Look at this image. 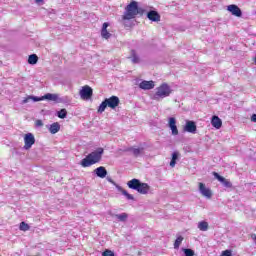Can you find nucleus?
Segmentation results:
<instances>
[{"label": "nucleus", "mask_w": 256, "mask_h": 256, "mask_svg": "<svg viewBox=\"0 0 256 256\" xmlns=\"http://www.w3.org/2000/svg\"><path fill=\"white\" fill-rule=\"evenodd\" d=\"M143 13H145V10L139 7V3L132 1L126 6L122 19L124 21H130V19H135L137 15H143Z\"/></svg>", "instance_id": "f257e3e1"}, {"label": "nucleus", "mask_w": 256, "mask_h": 256, "mask_svg": "<svg viewBox=\"0 0 256 256\" xmlns=\"http://www.w3.org/2000/svg\"><path fill=\"white\" fill-rule=\"evenodd\" d=\"M103 153H105L103 148H97L95 151L91 152L81 160V167H91V165L99 163L101 159H103Z\"/></svg>", "instance_id": "f03ea898"}, {"label": "nucleus", "mask_w": 256, "mask_h": 256, "mask_svg": "<svg viewBox=\"0 0 256 256\" xmlns=\"http://www.w3.org/2000/svg\"><path fill=\"white\" fill-rule=\"evenodd\" d=\"M127 186L129 189H133L134 191H137L141 195H147L149 193V184L141 182V180L134 178L127 182Z\"/></svg>", "instance_id": "7ed1b4c3"}, {"label": "nucleus", "mask_w": 256, "mask_h": 256, "mask_svg": "<svg viewBox=\"0 0 256 256\" xmlns=\"http://www.w3.org/2000/svg\"><path fill=\"white\" fill-rule=\"evenodd\" d=\"M171 93H173L171 86H169L167 83H163L156 88L154 99H165V97H169Z\"/></svg>", "instance_id": "20e7f679"}, {"label": "nucleus", "mask_w": 256, "mask_h": 256, "mask_svg": "<svg viewBox=\"0 0 256 256\" xmlns=\"http://www.w3.org/2000/svg\"><path fill=\"white\" fill-rule=\"evenodd\" d=\"M33 145H35V135H33V133L25 134L24 135V147H23V149L28 151V149H31L33 147Z\"/></svg>", "instance_id": "39448f33"}, {"label": "nucleus", "mask_w": 256, "mask_h": 256, "mask_svg": "<svg viewBox=\"0 0 256 256\" xmlns=\"http://www.w3.org/2000/svg\"><path fill=\"white\" fill-rule=\"evenodd\" d=\"M80 97L81 99H86V100L91 99V97H93V88L89 86H84L80 90Z\"/></svg>", "instance_id": "423d86ee"}, {"label": "nucleus", "mask_w": 256, "mask_h": 256, "mask_svg": "<svg viewBox=\"0 0 256 256\" xmlns=\"http://www.w3.org/2000/svg\"><path fill=\"white\" fill-rule=\"evenodd\" d=\"M213 175L215 179H217L220 183H222L223 187H226V189H231L233 187V183L231 181L225 179V177L219 175L217 172H213Z\"/></svg>", "instance_id": "0eeeda50"}, {"label": "nucleus", "mask_w": 256, "mask_h": 256, "mask_svg": "<svg viewBox=\"0 0 256 256\" xmlns=\"http://www.w3.org/2000/svg\"><path fill=\"white\" fill-rule=\"evenodd\" d=\"M184 131H186V133L192 134L197 133V124L195 123V121L187 120L184 126Z\"/></svg>", "instance_id": "6e6552de"}, {"label": "nucleus", "mask_w": 256, "mask_h": 256, "mask_svg": "<svg viewBox=\"0 0 256 256\" xmlns=\"http://www.w3.org/2000/svg\"><path fill=\"white\" fill-rule=\"evenodd\" d=\"M168 127L171 130L172 135H179V129H177V119H175L174 117H170L168 120Z\"/></svg>", "instance_id": "1a4fd4ad"}, {"label": "nucleus", "mask_w": 256, "mask_h": 256, "mask_svg": "<svg viewBox=\"0 0 256 256\" xmlns=\"http://www.w3.org/2000/svg\"><path fill=\"white\" fill-rule=\"evenodd\" d=\"M199 191L203 197H206V199H211V197H213L211 189L206 188L205 184L202 182L199 183Z\"/></svg>", "instance_id": "9d476101"}, {"label": "nucleus", "mask_w": 256, "mask_h": 256, "mask_svg": "<svg viewBox=\"0 0 256 256\" xmlns=\"http://www.w3.org/2000/svg\"><path fill=\"white\" fill-rule=\"evenodd\" d=\"M105 101L110 109H116L117 107H119L120 100L117 96H111L110 98H106Z\"/></svg>", "instance_id": "9b49d317"}, {"label": "nucleus", "mask_w": 256, "mask_h": 256, "mask_svg": "<svg viewBox=\"0 0 256 256\" xmlns=\"http://www.w3.org/2000/svg\"><path fill=\"white\" fill-rule=\"evenodd\" d=\"M227 11H229L234 17H242L243 12L241 11V8L235 4H231L227 7Z\"/></svg>", "instance_id": "f8f14e48"}, {"label": "nucleus", "mask_w": 256, "mask_h": 256, "mask_svg": "<svg viewBox=\"0 0 256 256\" xmlns=\"http://www.w3.org/2000/svg\"><path fill=\"white\" fill-rule=\"evenodd\" d=\"M139 87H140V89H143L144 91H149V90L155 88V82L143 80V81L139 84Z\"/></svg>", "instance_id": "ddd939ff"}, {"label": "nucleus", "mask_w": 256, "mask_h": 256, "mask_svg": "<svg viewBox=\"0 0 256 256\" xmlns=\"http://www.w3.org/2000/svg\"><path fill=\"white\" fill-rule=\"evenodd\" d=\"M95 175L100 179H105L107 177V169L103 166H100L94 170Z\"/></svg>", "instance_id": "4468645a"}, {"label": "nucleus", "mask_w": 256, "mask_h": 256, "mask_svg": "<svg viewBox=\"0 0 256 256\" xmlns=\"http://www.w3.org/2000/svg\"><path fill=\"white\" fill-rule=\"evenodd\" d=\"M147 17L150 21H154V22H157V21H161V16L159 15V13L155 10H152V11H149L147 13Z\"/></svg>", "instance_id": "2eb2a0df"}, {"label": "nucleus", "mask_w": 256, "mask_h": 256, "mask_svg": "<svg viewBox=\"0 0 256 256\" xmlns=\"http://www.w3.org/2000/svg\"><path fill=\"white\" fill-rule=\"evenodd\" d=\"M124 151L126 153L131 152L132 155H134V157H139V155H141V153L143 152V148L129 147V148L124 149Z\"/></svg>", "instance_id": "dca6fc26"}, {"label": "nucleus", "mask_w": 256, "mask_h": 256, "mask_svg": "<svg viewBox=\"0 0 256 256\" xmlns=\"http://www.w3.org/2000/svg\"><path fill=\"white\" fill-rule=\"evenodd\" d=\"M211 125L212 127H215V129H219L223 125V121L219 116H213L211 119Z\"/></svg>", "instance_id": "f3484780"}, {"label": "nucleus", "mask_w": 256, "mask_h": 256, "mask_svg": "<svg viewBox=\"0 0 256 256\" xmlns=\"http://www.w3.org/2000/svg\"><path fill=\"white\" fill-rule=\"evenodd\" d=\"M116 189L118 191H120V193H122V195H124V197H126V199H128V201L135 200V197H133V195L129 194V192H127V190L123 189V187L116 185Z\"/></svg>", "instance_id": "a211bd4d"}, {"label": "nucleus", "mask_w": 256, "mask_h": 256, "mask_svg": "<svg viewBox=\"0 0 256 256\" xmlns=\"http://www.w3.org/2000/svg\"><path fill=\"white\" fill-rule=\"evenodd\" d=\"M59 131H61V125L59 124V122H54L53 124L50 125L49 132L52 135L59 133Z\"/></svg>", "instance_id": "6ab92c4d"}, {"label": "nucleus", "mask_w": 256, "mask_h": 256, "mask_svg": "<svg viewBox=\"0 0 256 256\" xmlns=\"http://www.w3.org/2000/svg\"><path fill=\"white\" fill-rule=\"evenodd\" d=\"M29 101H34L35 103H37V101H44V98H43V96L42 97L28 96L22 100V105L29 103Z\"/></svg>", "instance_id": "aec40b11"}, {"label": "nucleus", "mask_w": 256, "mask_h": 256, "mask_svg": "<svg viewBox=\"0 0 256 256\" xmlns=\"http://www.w3.org/2000/svg\"><path fill=\"white\" fill-rule=\"evenodd\" d=\"M107 27H109V23L105 22L101 30V36L103 37V39H109V37H111V33L107 31Z\"/></svg>", "instance_id": "412c9836"}, {"label": "nucleus", "mask_w": 256, "mask_h": 256, "mask_svg": "<svg viewBox=\"0 0 256 256\" xmlns=\"http://www.w3.org/2000/svg\"><path fill=\"white\" fill-rule=\"evenodd\" d=\"M44 101H59V95L58 94H51L47 93L43 96Z\"/></svg>", "instance_id": "4be33fe9"}, {"label": "nucleus", "mask_w": 256, "mask_h": 256, "mask_svg": "<svg viewBox=\"0 0 256 256\" xmlns=\"http://www.w3.org/2000/svg\"><path fill=\"white\" fill-rule=\"evenodd\" d=\"M114 217L121 223H125L127 219H129V215L127 213H121V214H114Z\"/></svg>", "instance_id": "5701e85b"}, {"label": "nucleus", "mask_w": 256, "mask_h": 256, "mask_svg": "<svg viewBox=\"0 0 256 256\" xmlns=\"http://www.w3.org/2000/svg\"><path fill=\"white\" fill-rule=\"evenodd\" d=\"M39 61V57L37 54H31L28 57V63L29 65H37V62Z\"/></svg>", "instance_id": "b1692460"}, {"label": "nucleus", "mask_w": 256, "mask_h": 256, "mask_svg": "<svg viewBox=\"0 0 256 256\" xmlns=\"http://www.w3.org/2000/svg\"><path fill=\"white\" fill-rule=\"evenodd\" d=\"M177 159H179V152H173L170 167H175V165H177Z\"/></svg>", "instance_id": "393cba45"}, {"label": "nucleus", "mask_w": 256, "mask_h": 256, "mask_svg": "<svg viewBox=\"0 0 256 256\" xmlns=\"http://www.w3.org/2000/svg\"><path fill=\"white\" fill-rule=\"evenodd\" d=\"M198 229L200 231H207L209 229V223L207 221H201L198 223Z\"/></svg>", "instance_id": "a878e982"}, {"label": "nucleus", "mask_w": 256, "mask_h": 256, "mask_svg": "<svg viewBox=\"0 0 256 256\" xmlns=\"http://www.w3.org/2000/svg\"><path fill=\"white\" fill-rule=\"evenodd\" d=\"M181 243H183V236H178L174 242V249H179Z\"/></svg>", "instance_id": "bb28decb"}, {"label": "nucleus", "mask_w": 256, "mask_h": 256, "mask_svg": "<svg viewBox=\"0 0 256 256\" xmlns=\"http://www.w3.org/2000/svg\"><path fill=\"white\" fill-rule=\"evenodd\" d=\"M131 59L132 63H139L140 61L139 56L137 55V52H135V50L131 51Z\"/></svg>", "instance_id": "cd10ccee"}, {"label": "nucleus", "mask_w": 256, "mask_h": 256, "mask_svg": "<svg viewBox=\"0 0 256 256\" xmlns=\"http://www.w3.org/2000/svg\"><path fill=\"white\" fill-rule=\"evenodd\" d=\"M57 117H59V119H65V117H67V109L63 108L60 111H58Z\"/></svg>", "instance_id": "c85d7f7f"}, {"label": "nucleus", "mask_w": 256, "mask_h": 256, "mask_svg": "<svg viewBox=\"0 0 256 256\" xmlns=\"http://www.w3.org/2000/svg\"><path fill=\"white\" fill-rule=\"evenodd\" d=\"M107 107H108L107 101L104 100V101L100 104V106H99V108H98V113H103V112L105 111V109H107Z\"/></svg>", "instance_id": "c756f323"}, {"label": "nucleus", "mask_w": 256, "mask_h": 256, "mask_svg": "<svg viewBox=\"0 0 256 256\" xmlns=\"http://www.w3.org/2000/svg\"><path fill=\"white\" fill-rule=\"evenodd\" d=\"M19 229L20 231H29L30 227H29V224L25 222H21Z\"/></svg>", "instance_id": "7c9ffc66"}, {"label": "nucleus", "mask_w": 256, "mask_h": 256, "mask_svg": "<svg viewBox=\"0 0 256 256\" xmlns=\"http://www.w3.org/2000/svg\"><path fill=\"white\" fill-rule=\"evenodd\" d=\"M184 255L185 256H194L195 255V251L189 249V248H184L183 249Z\"/></svg>", "instance_id": "2f4dec72"}, {"label": "nucleus", "mask_w": 256, "mask_h": 256, "mask_svg": "<svg viewBox=\"0 0 256 256\" xmlns=\"http://www.w3.org/2000/svg\"><path fill=\"white\" fill-rule=\"evenodd\" d=\"M102 256H115V253H113V251H111V250H105L102 253Z\"/></svg>", "instance_id": "473e14b6"}, {"label": "nucleus", "mask_w": 256, "mask_h": 256, "mask_svg": "<svg viewBox=\"0 0 256 256\" xmlns=\"http://www.w3.org/2000/svg\"><path fill=\"white\" fill-rule=\"evenodd\" d=\"M106 179H107V182H108V183H111L112 185H114L115 187H117V183H115L111 177L108 176V177H106Z\"/></svg>", "instance_id": "72a5a7b5"}, {"label": "nucleus", "mask_w": 256, "mask_h": 256, "mask_svg": "<svg viewBox=\"0 0 256 256\" xmlns=\"http://www.w3.org/2000/svg\"><path fill=\"white\" fill-rule=\"evenodd\" d=\"M36 127H43V121L42 120H36Z\"/></svg>", "instance_id": "f704fd0d"}, {"label": "nucleus", "mask_w": 256, "mask_h": 256, "mask_svg": "<svg viewBox=\"0 0 256 256\" xmlns=\"http://www.w3.org/2000/svg\"><path fill=\"white\" fill-rule=\"evenodd\" d=\"M251 121H253V123H256V114H253L251 116Z\"/></svg>", "instance_id": "c9c22d12"}, {"label": "nucleus", "mask_w": 256, "mask_h": 256, "mask_svg": "<svg viewBox=\"0 0 256 256\" xmlns=\"http://www.w3.org/2000/svg\"><path fill=\"white\" fill-rule=\"evenodd\" d=\"M35 3H43V0H35Z\"/></svg>", "instance_id": "e433bc0d"}]
</instances>
